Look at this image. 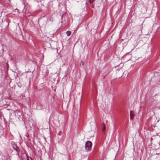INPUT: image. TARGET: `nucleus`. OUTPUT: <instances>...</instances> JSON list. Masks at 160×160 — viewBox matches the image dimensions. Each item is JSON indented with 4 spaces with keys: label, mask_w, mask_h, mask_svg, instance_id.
Masks as SVG:
<instances>
[{
    "label": "nucleus",
    "mask_w": 160,
    "mask_h": 160,
    "mask_svg": "<svg viewBox=\"0 0 160 160\" xmlns=\"http://www.w3.org/2000/svg\"><path fill=\"white\" fill-rule=\"evenodd\" d=\"M92 143L90 141H88L86 143L85 148L87 150H90L92 148Z\"/></svg>",
    "instance_id": "nucleus-1"
},
{
    "label": "nucleus",
    "mask_w": 160,
    "mask_h": 160,
    "mask_svg": "<svg viewBox=\"0 0 160 160\" xmlns=\"http://www.w3.org/2000/svg\"><path fill=\"white\" fill-rule=\"evenodd\" d=\"M13 148L16 151V154L19 156V152L20 151L19 148L17 146L16 144H15L13 146Z\"/></svg>",
    "instance_id": "nucleus-2"
},
{
    "label": "nucleus",
    "mask_w": 160,
    "mask_h": 160,
    "mask_svg": "<svg viewBox=\"0 0 160 160\" xmlns=\"http://www.w3.org/2000/svg\"><path fill=\"white\" fill-rule=\"evenodd\" d=\"M135 114L133 110H131L130 111V118L132 119L134 117Z\"/></svg>",
    "instance_id": "nucleus-3"
},
{
    "label": "nucleus",
    "mask_w": 160,
    "mask_h": 160,
    "mask_svg": "<svg viewBox=\"0 0 160 160\" xmlns=\"http://www.w3.org/2000/svg\"><path fill=\"white\" fill-rule=\"evenodd\" d=\"M102 131H104L105 129V124L104 123H103L102 124Z\"/></svg>",
    "instance_id": "nucleus-4"
},
{
    "label": "nucleus",
    "mask_w": 160,
    "mask_h": 160,
    "mask_svg": "<svg viewBox=\"0 0 160 160\" xmlns=\"http://www.w3.org/2000/svg\"><path fill=\"white\" fill-rule=\"evenodd\" d=\"M66 34H67V35L68 36H69L71 35V32L69 31H67L66 32Z\"/></svg>",
    "instance_id": "nucleus-5"
},
{
    "label": "nucleus",
    "mask_w": 160,
    "mask_h": 160,
    "mask_svg": "<svg viewBox=\"0 0 160 160\" xmlns=\"http://www.w3.org/2000/svg\"><path fill=\"white\" fill-rule=\"evenodd\" d=\"M80 65H84V62H83L82 61H81V62H80Z\"/></svg>",
    "instance_id": "nucleus-6"
},
{
    "label": "nucleus",
    "mask_w": 160,
    "mask_h": 160,
    "mask_svg": "<svg viewBox=\"0 0 160 160\" xmlns=\"http://www.w3.org/2000/svg\"><path fill=\"white\" fill-rule=\"evenodd\" d=\"M94 0H89V2L90 3H92L93 2Z\"/></svg>",
    "instance_id": "nucleus-7"
},
{
    "label": "nucleus",
    "mask_w": 160,
    "mask_h": 160,
    "mask_svg": "<svg viewBox=\"0 0 160 160\" xmlns=\"http://www.w3.org/2000/svg\"><path fill=\"white\" fill-rule=\"evenodd\" d=\"M58 134L59 135H60V131H59V132H58Z\"/></svg>",
    "instance_id": "nucleus-8"
},
{
    "label": "nucleus",
    "mask_w": 160,
    "mask_h": 160,
    "mask_svg": "<svg viewBox=\"0 0 160 160\" xmlns=\"http://www.w3.org/2000/svg\"><path fill=\"white\" fill-rule=\"evenodd\" d=\"M62 117L64 118V115H62Z\"/></svg>",
    "instance_id": "nucleus-9"
},
{
    "label": "nucleus",
    "mask_w": 160,
    "mask_h": 160,
    "mask_svg": "<svg viewBox=\"0 0 160 160\" xmlns=\"http://www.w3.org/2000/svg\"><path fill=\"white\" fill-rule=\"evenodd\" d=\"M27 160H29L28 158H27Z\"/></svg>",
    "instance_id": "nucleus-10"
}]
</instances>
